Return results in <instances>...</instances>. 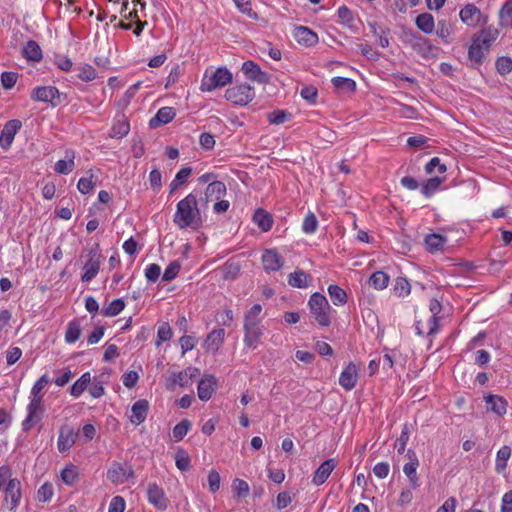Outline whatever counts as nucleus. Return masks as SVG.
Wrapping results in <instances>:
<instances>
[{"mask_svg":"<svg viewBox=\"0 0 512 512\" xmlns=\"http://www.w3.org/2000/svg\"><path fill=\"white\" fill-rule=\"evenodd\" d=\"M254 89L248 84H240L230 87L225 92V98L240 106H245L253 100Z\"/></svg>","mask_w":512,"mask_h":512,"instance_id":"nucleus-5","label":"nucleus"},{"mask_svg":"<svg viewBox=\"0 0 512 512\" xmlns=\"http://www.w3.org/2000/svg\"><path fill=\"white\" fill-rule=\"evenodd\" d=\"M135 473L130 465H123L119 462H113L107 471V479L115 484L120 485L134 478Z\"/></svg>","mask_w":512,"mask_h":512,"instance_id":"nucleus-6","label":"nucleus"},{"mask_svg":"<svg viewBox=\"0 0 512 512\" xmlns=\"http://www.w3.org/2000/svg\"><path fill=\"white\" fill-rule=\"evenodd\" d=\"M77 433L70 426H62L59 430L57 447L60 452L69 450L76 442Z\"/></svg>","mask_w":512,"mask_h":512,"instance_id":"nucleus-16","label":"nucleus"},{"mask_svg":"<svg viewBox=\"0 0 512 512\" xmlns=\"http://www.w3.org/2000/svg\"><path fill=\"white\" fill-rule=\"evenodd\" d=\"M173 222L179 229L191 228L197 231L203 226L201 209L197 197L193 193L188 194L177 203Z\"/></svg>","mask_w":512,"mask_h":512,"instance_id":"nucleus-1","label":"nucleus"},{"mask_svg":"<svg viewBox=\"0 0 512 512\" xmlns=\"http://www.w3.org/2000/svg\"><path fill=\"white\" fill-rule=\"evenodd\" d=\"M44 412L43 399L30 398L27 406V417L22 422L23 431H29L31 428L41 421V415Z\"/></svg>","mask_w":512,"mask_h":512,"instance_id":"nucleus-7","label":"nucleus"},{"mask_svg":"<svg viewBox=\"0 0 512 512\" xmlns=\"http://www.w3.org/2000/svg\"><path fill=\"white\" fill-rule=\"evenodd\" d=\"M18 79L16 72H3L1 74V84L4 89L9 90L14 87Z\"/></svg>","mask_w":512,"mask_h":512,"instance_id":"nucleus-64","label":"nucleus"},{"mask_svg":"<svg viewBox=\"0 0 512 512\" xmlns=\"http://www.w3.org/2000/svg\"><path fill=\"white\" fill-rule=\"evenodd\" d=\"M459 15L462 22L471 27L478 26L483 18L481 11L474 4L465 5Z\"/></svg>","mask_w":512,"mask_h":512,"instance_id":"nucleus-17","label":"nucleus"},{"mask_svg":"<svg viewBox=\"0 0 512 512\" xmlns=\"http://www.w3.org/2000/svg\"><path fill=\"white\" fill-rule=\"evenodd\" d=\"M53 496V485L49 482L44 483L37 491V499L40 502H48Z\"/></svg>","mask_w":512,"mask_h":512,"instance_id":"nucleus-61","label":"nucleus"},{"mask_svg":"<svg viewBox=\"0 0 512 512\" xmlns=\"http://www.w3.org/2000/svg\"><path fill=\"white\" fill-rule=\"evenodd\" d=\"M224 338L225 330L223 328L214 329L207 335L204 346L207 350L216 352L224 342Z\"/></svg>","mask_w":512,"mask_h":512,"instance_id":"nucleus-25","label":"nucleus"},{"mask_svg":"<svg viewBox=\"0 0 512 512\" xmlns=\"http://www.w3.org/2000/svg\"><path fill=\"white\" fill-rule=\"evenodd\" d=\"M335 467L336 463L334 459L325 460L315 471L312 478V483L316 486L322 485L330 476Z\"/></svg>","mask_w":512,"mask_h":512,"instance_id":"nucleus-21","label":"nucleus"},{"mask_svg":"<svg viewBox=\"0 0 512 512\" xmlns=\"http://www.w3.org/2000/svg\"><path fill=\"white\" fill-rule=\"evenodd\" d=\"M78 475V468L72 464L61 471V479L67 485H73L78 480Z\"/></svg>","mask_w":512,"mask_h":512,"instance_id":"nucleus-49","label":"nucleus"},{"mask_svg":"<svg viewBox=\"0 0 512 512\" xmlns=\"http://www.w3.org/2000/svg\"><path fill=\"white\" fill-rule=\"evenodd\" d=\"M4 502L9 511H13L18 505L21 498V483L18 479H9L3 488Z\"/></svg>","mask_w":512,"mask_h":512,"instance_id":"nucleus-9","label":"nucleus"},{"mask_svg":"<svg viewBox=\"0 0 512 512\" xmlns=\"http://www.w3.org/2000/svg\"><path fill=\"white\" fill-rule=\"evenodd\" d=\"M332 83L335 88L353 92L356 89V83L353 79L345 77H334Z\"/></svg>","mask_w":512,"mask_h":512,"instance_id":"nucleus-52","label":"nucleus"},{"mask_svg":"<svg viewBox=\"0 0 512 512\" xmlns=\"http://www.w3.org/2000/svg\"><path fill=\"white\" fill-rule=\"evenodd\" d=\"M96 185V179H94V175L91 174L89 177H82L79 179L77 188L82 194H87Z\"/></svg>","mask_w":512,"mask_h":512,"instance_id":"nucleus-59","label":"nucleus"},{"mask_svg":"<svg viewBox=\"0 0 512 512\" xmlns=\"http://www.w3.org/2000/svg\"><path fill=\"white\" fill-rule=\"evenodd\" d=\"M308 306L320 326L328 327L331 324L329 316L331 308L324 295L319 292L313 293L308 301Z\"/></svg>","mask_w":512,"mask_h":512,"instance_id":"nucleus-2","label":"nucleus"},{"mask_svg":"<svg viewBox=\"0 0 512 512\" xmlns=\"http://www.w3.org/2000/svg\"><path fill=\"white\" fill-rule=\"evenodd\" d=\"M443 179L440 177H433L428 179L422 186L421 192L426 197H431L440 187Z\"/></svg>","mask_w":512,"mask_h":512,"instance_id":"nucleus-45","label":"nucleus"},{"mask_svg":"<svg viewBox=\"0 0 512 512\" xmlns=\"http://www.w3.org/2000/svg\"><path fill=\"white\" fill-rule=\"evenodd\" d=\"M318 227V220L314 213L309 212L306 217L304 218L303 224H302V230L306 234H312L317 230Z\"/></svg>","mask_w":512,"mask_h":512,"instance_id":"nucleus-57","label":"nucleus"},{"mask_svg":"<svg viewBox=\"0 0 512 512\" xmlns=\"http://www.w3.org/2000/svg\"><path fill=\"white\" fill-rule=\"evenodd\" d=\"M410 437V428L407 424L403 426V429L401 431V434L399 438H397L395 442V447L397 448V452L399 454H403L406 449L407 442L409 441Z\"/></svg>","mask_w":512,"mask_h":512,"instance_id":"nucleus-54","label":"nucleus"},{"mask_svg":"<svg viewBox=\"0 0 512 512\" xmlns=\"http://www.w3.org/2000/svg\"><path fill=\"white\" fill-rule=\"evenodd\" d=\"M172 337V330L169 323H162L157 331L156 345L160 346L163 342L169 341Z\"/></svg>","mask_w":512,"mask_h":512,"instance_id":"nucleus-56","label":"nucleus"},{"mask_svg":"<svg viewBox=\"0 0 512 512\" xmlns=\"http://www.w3.org/2000/svg\"><path fill=\"white\" fill-rule=\"evenodd\" d=\"M22 127V122L18 119H12L5 123L0 133V147L8 150L15 138V135Z\"/></svg>","mask_w":512,"mask_h":512,"instance_id":"nucleus-10","label":"nucleus"},{"mask_svg":"<svg viewBox=\"0 0 512 512\" xmlns=\"http://www.w3.org/2000/svg\"><path fill=\"white\" fill-rule=\"evenodd\" d=\"M147 497L150 504L159 510H166L169 500L165 492L156 483H150L147 488Z\"/></svg>","mask_w":512,"mask_h":512,"instance_id":"nucleus-12","label":"nucleus"},{"mask_svg":"<svg viewBox=\"0 0 512 512\" xmlns=\"http://www.w3.org/2000/svg\"><path fill=\"white\" fill-rule=\"evenodd\" d=\"M389 276L383 271L374 272L369 278V284L375 289L382 290L389 284Z\"/></svg>","mask_w":512,"mask_h":512,"instance_id":"nucleus-41","label":"nucleus"},{"mask_svg":"<svg viewBox=\"0 0 512 512\" xmlns=\"http://www.w3.org/2000/svg\"><path fill=\"white\" fill-rule=\"evenodd\" d=\"M231 81L232 74L230 71L225 67H220L211 72L210 75L207 73L204 75L200 88L203 92H211L216 88H220L231 83Z\"/></svg>","mask_w":512,"mask_h":512,"instance_id":"nucleus-3","label":"nucleus"},{"mask_svg":"<svg viewBox=\"0 0 512 512\" xmlns=\"http://www.w3.org/2000/svg\"><path fill=\"white\" fill-rule=\"evenodd\" d=\"M80 336V323L77 320L70 321L65 332V341L67 343H75L80 338Z\"/></svg>","mask_w":512,"mask_h":512,"instance_id":"nucleus-44","label":"nucleus"},{"mask_svg":"<svg viewBox=\"0 0 512 512\" xmlns=\"http://www.w3.org/2000/svg\"><path fill=\"white\" fill-rule=\"evenodd\" d=\"M50 378L47 374L42 375L33 385L31 389L30 398L43 399L44 388L50 383Z\"/></svg>","mask_w":512,"mask_h":512,"instance_id":"nucleus-42","label":"nucleus"},{"mask_svg":"<svg viewBox=\"0 0 512 512\" xmlns=\"http://www.w3.org/2000/svg\"><path fill=\"white\" fill-rule=\"evenodd\" d=\"M485 402L489 409L499 416L506 413L507 401L499 395H488L485 397Z\"/></svg>","mask_w":512,"mask_h":512,"instance_id":"nucleus-28","label":"nucleus"},{"mask_svg":"<svg viewBox=\"0 0 512 512\" xmlns=\"http://www.w3.org/2000/svg\"><path fill=\"white\" fill-rule=\"evenodd\" d=\"M312 278L303 270L290 273L288 276V284L295 288H307Z\"/></svg>","mask_w":512,"mask_h":512,"instance_id":"nucleus-30","label":"nucleus"},{"mask_svg":"<svg viewBox=\"0 0 512 512\" xmlns=\"http://www.w3.org/2000/svg\"><path fill=\"white\" fill-rule=\"evenodd\" d=\"M496 69L501 75H506L512 71V59L510 57H499L496 60Z\"/></svg>","mask_w":512,"mask_h":512,"instance_id":"nucleus-62","label":"nucleus"},{"mask_svg":"<svg viewBox=\"0 0 512 512\" xmlns=\"http://www.w3.org/2000/svg\"><path fill=\"white\" fill-rule=\"evenodd\" d=\"M262 311L260 304H254L250 310L245 314L244 325H257L260 324L259 315Z\"/></svg>","mask_w":512,"mask_h":512,"instance_id":"nucleus-50","label":"nucleus"},{"mask_svg":"<svg viewBox=\"0 0 512 512\" xmlns=\"http://www.w3.org/2000/svg\"><path fill=\"white\" fill-rule=\"evenodd\" d=\"M31 98L34 101L50 103L53 107L60 104V93L55 86H39L33 89Z\"/></svg>","mask_w":512,"mask_h":512,"instance_id":"nucleus-8","label":"nucleus"},{"mask_svg":"<svg viewBox=\"0 0 512 512\" xmlns=\"http://www.w3.org/2000/svg\"><path fill=\"white\" fill-rule=\"evenodd\" d=\"M486 52L487 51L485 50L484 45L473 38L472 44L468 50V57L469 60L473 63V66L483 63Z\"/></svg>","mask_w":512,"mask_h":512,"instance_id":"nucleus-29","label":"nucleus"},{"mask_svg":"<svg viewBox=\"0 0 512 512\" xmlns=\"http://www.w3.org/2000/svg\"><path fill=\"white\" fill-rule=\"evenodd\" d=\"M226 193V186L222 181H213L206 187L203 197H200L198 203L201 207H207L213 200H219Z\"/></svg>","mask_w":512,"mask_h":512,"instance_id":"nucleus-11","label":"nucleus"},{"mask_svg":"<svg viewBox=\"0 0 512 512\" xmlns=\"http://www.w3.org/2000/svg\"><path fill=\"white\" fill-rule=\"evenodd\" d=\"M91 384V374L86 372L70 387V394L79 397Z\"/></svg>","mask_w":512,"mask_h":512,"instance_id":"nucleus-34","label":"nucleus"},{"mask_svg":"<svg viewBox=\"0 0 512 512\" xmlns=\"http://www.w3.org/2000/svg\"><path fill=\"white\" fill-rule=\"evenodd\" d=\"M253 222L261 229V231L267 232L272 228L273 217L264 209L258 208L253 214Z\"/></svg>","mask_w":512,"mask_h":512,"instance_id":"nucleus-26","label":"nucleus"},{"mask_svg":"<svg viewBox=\"0 0 512 512\" xmlns=\"http://www.w3.org/2000/svg\"><path fill=\"white\" fill-rule=\"evenodd\" d=\"M291 117V113L285 110H274L268 114V121L271 124L279 125L290 120Z\"/></svg>","mask_w":512,"mask_h":512,"instance_id":"nucleus-51","label":"nucleus"},{"mask_svg":"<svg viewBox=\"0 0 512 512\" xmlns=\"http://www.w3.org/2000/svg\"><path fill=\"white\" fill-rule=\"evenodd\" d=\"M149 410V402L146 399H140L136 401L132 406L131 423L134 425H140L146 420Z\"/></svg>","mask_w":512,"mask_h":512,"instance_id":"nucleus-22","label":"nucleus"},{"mask_svg":"<svg viewBox=\"0 0 512 512\" xmlns=\"http://www.w3.org/2000/svg\"><path fill=\"white\" fill-rule=\"evenodd\" d=\"M175 462L176 467L180 471H188L191 467L190 456L188 455L187 451L182 448H179L177 450L175 455Z\"/></svg>","mask_w":512,"mask_h":512,"instance_id":"nucleus-47","label":"nucleus"},{"mask_svg":"<svg viewBox=\"0 0 512 512\" xmlns=\"http://www.w3.org/2000/svg\"><path fill=\"white\" fill-rule=\"evenodd\" d=\"M395 293L400 296H407L410 294L411 286L406 278L398 277L394 285Z\"/></svg>","mask_w":512,"mask_h":512,"instance_id":"nucleus-58","label":"nucleus"},{"mask_svg":"<svg viewBox=\"0 0 512 512\" xmlns=\"http://www.w3.org/2000/svg\"><path fill=\"white\" fill-rule=\"evenodd\" d=\"M429 309L432 313L428 320V332L427 335L434 334L438 331V317L437 315L440 313L442 306L441 303L437 299H432L429 304Z\"/></svg>","mask_w":512,"mask_h":512,"instance_id":"nucleus-31","label":"nucleus"},{"mask_svg":"<svg viewBox=\"0 0 512 512\" xmlns=\"http://www.w3.org/2000/svg\"><path fill=\"white\" fill-rule=\"evenodd\" d=\"M499 30L494 27L482 29L478 35L474 37L479 43L484 45L486 51H489L492 43L497 39Z\"/></svg>","mask_w":512,"mask_h":512,"instance_id":"nucleus-27","label":"nucleus"},{"mask_svg":"<svg viewBox=\"0 0 512 512\" xmlns=\"http://www.w3.org/2000/svg\"><path fill=\"white\" fill-rule=\"evenodd\" d=\"M181 265L178 261L171 262L165 269L162 280L165 282L171 281L177 277L180 271Z\"/></svg>","mask_w":512,"mask_h":512,"instance_id":"nucleus-60","label":"nucleus"},{"mask_svg":"<svg viewBox=\"0 0 512 512\" xmlns=\"http://www.w3.org/2000/svg\"><path fill=\"white\" fill-rule=\"evenodd\" d=\"M415 24L419 30L426 34H431L435 27L434 18L429 13H421L415 19Z\"/></svg>","mask_w":512,"mask_h":512,"instance_id":"nucleus-32","label":"nucleus"},{"mask_svg":"<svg viewBox=\"0 0 512 512\" xmlns=\"http://www.w3.org/2000/svg\"><path fill=\"white\" fill-rule=\"evenodd\" d=\"M125 308V302L123 299L118 298L113 300L107 307L102 309V314L105 317H114L121 313Z\"/></svg>","mask_w":512,"mask_h":512,"instance_id":"nucleus-46","label":"nucleus"},{"mask_svg":"<svg viewBox=\"0 0 512 512\" xmlns=\"http://www.w3.org/2000/svg\"><path fill=\"white\" fill-rule=\"evenodd\" d=\"M175 116L176 113L172 107H162L158 110L156 115L150 119L149 126L151 128H157L171 122Z\"/></svg>","mask_w":512,"mask_h":512,"instance_id":"nucleus-23","label":"nucleus"},{"mask_svg":"<svg viewBox=\"0 0 512 512\" xmlns=\"http://www.w3.org/2000/svg\"><path fill=\"white\" fill-rule=\"evenodd\" d=\"M451 33H452L451 24L444 19L439 20L437 23V30H436L437 36L440 37L441 39H443L446 43H448Z\"/></svg>","mask_w":512,"mask_h":512,"instance_id":"nucleus-55","label":"nucleus"},{"mask_svg":"<svg viewBox=\"0 0 512 512\" xmlns=\"http://www.w3.org/2000/svg\"><path fill=\"white\" fill-rule=\"evenodd\" d=\"M101 260H87L84 264V273L81 276L83 282H90L96 277L100 270Z\"/></svg>","mask_w":512,"mask_h":512,"instance_id":"nucleus-36","label":"nucleus"},{"mask_svg":"<svg viewBox=\"0 0 512 512\" xmlns=\"http://www.w3.org/2000/svg\"><path fill=\"white\" fill-rule=\"evenodd\" d=\"M191 428V422L187 419L180 421L173 428V437L176 441L182 440Z\"/></svg>","mask_w":512,"mask_h":512,"instance_id":"nucleus-53","label":"nucleus"},{"mask_svg":"<svg viewBox=\"0 0 512 512\" xmlns=\"http://www.w3.org/2000/svg\"><path fill=\"white\" fill-rule=\"evenodd\" d=\"M263 267L266 271H278L284 265V259L275 249H267L262 255Z\"/></svg>","mask_w":512,"mask_h":512,"instance_id":"nucleus-18","label":"nucleus"},{"mask_svg":"<svg viewBox=\"0 0 512 512\" xmlns=\"http://www.w3.org/2000/svg\"><path fill=\"white\" fill-rule=\"evenodd\" d=\"M511 457V448L509 446H502L496 456L495 470L497 473H502L507 467V461Z\"/></svg>","mask_w":512,"mask_h":512,"instance_id":"nucleus-37","label":"nucleus"},{"mask_svg":"<svg viewBox=\"0 0 512 512\" xmlns=\"http://www.w3.org/2000/svg\"><path fill=\"white\" fill-rule=\"evenodd\" d=\"M76 76L82 81L89 82L96 78V70L88 64H83L75 68Z\"/></svg>","mask_w":512,"mask_h":512,"instance_id":"nucleus-48","label":"nucleus"},{"mask_svg":"<svg viewBox=\"0 0 512 512\" xmlns=\"http://www.w3.org/2000/svg\"><path fill=\"white\" fill-rule=\"evenodd\" d=\"M447 238L440 234H429L425 238V244L430 252L441 250Z\"/></svg>","mask_w":512,"mask_h":512,"instance_id":"nucleus-40","label":"nucleus"},{"mask_svg":"<svg viewBox=\"0 0 512 512\" xmlns=\"http://www.w3.org/2000/svg\"><path fill=\"white\" fill-rule=\"evenodd\" d=\"M407 41L412 48L423 58H431L437 56L438 48L434 46L429 39L414 33L413 31L405 32Z\"/></svg>","mask_w":512,"mask_h":512,"instance_id":"nucleus-4","label":"nucleus"},{"mask_svg":"<svg viewBox=\"0 0 512 512\" xmlns=\"http://www.w3.org/2000/svg\"><path fill=\"white\" fill-rule=\"evenodd\" d=\"M23 55L30 61L39 62L42 59V50L36 41L30 40L23 48Z\"/></svg>","mask_w":512,"mask_h":512,"instance_id":"nucleus-33","label":"nucleus"},{"mask_svg":"<svg viewBox=\"0 0 512 512\" xmlns=\"http://www.w3.org/2000/svg\"><path fill=\"white\" fill-rule=\"evenodd\" d=\"M338 17L344 25L352 27L354 17L352 11L347 6L343 5L338 8Z\"/></svg>","mask_w":512,"mask_h":512,"instance_id":"nucleus-63","label":"nucleus"},{"mask_svg":"<svg viewBox=\"0 0 512 512\" xmlns=\"http://www.w3.org/2000/svg\"><path fill=\"white\" fill-rule=\"evenodd\" d=\"M242 72L247 78L256 81L260 84H267L270 81L268 73L262 71L260 67L251 60L245 61L242 64Z\"/></svg>","mask_w":512,"mask_h":512,"instance_id":"nucleus-13","label":"nucleus"},{"mask_svg":"<svg viewBox=\"0 0 512 512\" xmlns=\"http://www.w3.org/2000/svg\"><path fill=\"white\" fill-rule=\"evenodd\" d=\"M328 293L332 303L336 306L344 305L347 302V294L345 290L338 285H330L328 287Z\"/></svg>","mask_w":512,"mask_h":512,"instance_id":"nucleus-38","label":"nucleus"},{"mask_svg":"<svg viewBox=\"0 0 512 512\" xmlns=\"http://www.w3.org/2000/svg\"><path fill=\"white\" fill-rule=\"evenodd\" d=\"M418 467L417 465H413V463H406L403 466V472L408 478L411 489H416L420 486L419 477L417 475Z\"/></svg>","mask_w":512,"mask_h":512,"instance_id":"nucleus-43","label":"nucleus"},{"mask_svg":"<svg viewBox=\"0 0 512 512\" xmlns=\"http://www.w3.org/2000/svg\"><path fill=\"white\" fill-rule=\"evenodd\" d=\"M358 381V368L354 363H349L339 377V384L346 391L352 390Z\"/></svg>","mask_w":512,"mask_h":512,"instance_id":"nucleus-15","label":"nucleus"},{"mask_svg":"<svg viewBox=\"0 0 512 512\" xmlns=\"http://www.w3.org/2000/svg\"><path fill=\"white\" fill-rule=\"evenodd\" d=\"M191 173L192 169L190 167L180 169L170 183V194H173L181 185L185 184Z\"/></svg>","mask_w":512,"mask_h":512,"instance_id":"nucleus-39","label":"nucleus"},{"mask_svg":"<svg viewBox=\"0 0 512 512\" xmlns=\"http://www.w3.org/2000/svg\"><path fill=\"white\" fill-rule=\"evenodd\" d=\"M199 374V369L189 367L178 373H172L170 380L173 384H178L181 387H186L191 383V379Z\"/></svg>","mask_w":512,"mask_h":512,"instance_id":"nucleus-24","label":"nucleus"},{"mask_svg":"<svg viewBox=\"0 0 512 512\" xmlns=\"http://www.w3.org/2000/svg\"><path fill=\"white\" fill-rule=\"evenodd\" d=\"M66 158L68 161L61 159L55 163L54 170L57 173L67 175L74 169V152L66 151Z\"/></svg>","mask_w":512,"mask_h":512,"instance_id":"nucleus-35","label":"nucleus"},{"mask_svg":"<svg viewBox=\"0 0 512 512\" xmlns=\"http://www.w3.org/2000/svg\"><path fill=\"white\" fill-rule=\"evenodd\" d=\"M217 379L212 374H206L198 383V397L202 401H208L217 389Z\"/></svg>","mask_w":512,"mask_h":512,"instance_id":"nucleus-14","label":"nucleus"},{"mask_svg":"<svg viewBox=\"0 0 512 512\" xmlns=\"http://www.w3.org/2000/svg\"><path fill=\"white\" fill-rule=\"evenodd\" d=\"M293 36L299 44L307 47L314 46L318 43V35L305 26H296L293 31Z\"/></svg>","mask_w":512,"mask_h":512,"instance_id":"nucleus-19","label":"nucleus"},{"mask_svg":"<svg viewBox=\"0 0 512 512\" xmlns=\"http://www.w3.org/2000/svg\"><path fill=\"white\" fill-rule=\"evenodd\" d=\"M244 343L250 349H256L263 335V329L260 324L244 325Z\"/></svg>","mask_w":512,"mask_h":512,"instance_id":"nucleus-20","label":"nucleus"}]
</instances>
